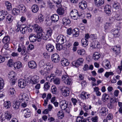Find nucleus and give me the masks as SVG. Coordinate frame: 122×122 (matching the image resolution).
<instances>
[{"label":"nucleus","mask_w":122,"mask_h":122,"mask_svg":"<svg viewBox=\"0 0 122 122\" xmlns=\"http://www.w3.org/2000/svg\"><path fill=\"white\" fill-rule=\"evenodd\" d=\"M28 31L31 32L33 30L37 33V36L38 41H41V35L44 34L41 27L37 24H35L33 25L30 24L28 27Z\"/></svg>","instance_id":"nucleus-1"},{"label":"nucleus","mask_w":122,"mask_h":122,"mask_svg":"<svg viewBox=\"0 0 122 122\" xmlns=\"http://www.w3.org/2000/svg\"><path fill=\"white\" fill-rule=\"evenodd\" d=\"M18 99L20 102L24 101L21 104V106L23 107H25L27 106V103L29 100L27 96L25 94L21 93L19 96Z\"/></svg>","instance_id":"nucleus-2"},{"label":"nucleus","mask_w":122,"mask_h":122,"mask_svg":"<svg viewBox=\"0 0 122 122\" xmlns=\"http://www.w3.org/2000/svg\"><path fill=\"white\" fill-rule=\"evenodd\" d=\"M52 32L53 30L51 28H48L45 33L43 32L44 34L41 36V40L42 39L45 40H47L49 38L51 37Z\"/></svg>","instance_id":"nucleus-3"},{"label":"nucleus","mask_w":122,"mask_h":122,"mask_svg":"<svg viewBox=\"0 0 122 122\" xmlns=\"http://www.w3.org/2000/svg\"><path fill=\"white\" fill-rule=\"evenodd\" d=\"M27 79L30 83L32 84H36L39 82L40 77L35 75L30 76L29 78Z\"/></svg>","instance_id":"nucleus-4"},{"label":"nucleus","mask_w":122,"mask_h":122,"mask_svg":"<svg viewBox=\"0 0 122 122\" xmlns=\"http://www.w3.org/2000/svg\"><path fill=\"white\" fill-rule=\"evenodd\" d=\"M84 61V59L83 58H79L76 61H73L71 63V65L73 66L77 67L83 64Z\"/></svg>","instance_id":"nucleus-5"},{"label":"nucleus","mask_w":122,"mask_h":122,"mask_svg":"<svg viewBox=\"0 0 122 122\" xmlns=\"http://www.w3.org/2000/svg\"><path fill=\"white\" fill-rule=\"evenodd\" d=\"M67 103L65 100H62L60 102V106L61 109L62 110H66V111L68 113L70 112L69 108L67 107Z\"/></svg>","instance_id":"nucleus-6"},{"label":"nucleus","mask_w":122,"mask_h":122,"mask_svg":"<svg viewBox=\"0 0 122 122\" xmlns=\"http://www.w3.org/2000/svg\"><path fill=\"white\" fill-rule=\"evenodd\" d=\"M56 41L59 44H62L66 41V37L63 35H60L57 37Z\"/></svg>","instance_id":"nucleus-7"},{"label":"nucleus","mask_w":122,"mask_h":122,"mask_svg":"<svg viewBox=\"0 0 122 122\" xmlns=\"http://www.w3.org/2000/svg\"><path fill=\"white\" fill-rule=\"evenodd\" d=\"M3 121L7 119L10 120L11 118L12 115L9 111H7L4 112L2 113Z\"/></svg>","instance_id":"nucleus-8"},{"label":"nucleus","mask_w":122,"mask_h":122,"mask_svg":"<svg viewBox=\"0 0 122 122\" xmlns=\"http://www.w3.org/2000/svg\"><path fill=\"white\" fill-rule=\"evenodd\" d=\"M70 15L72 18L75 20H76L80 16L77 10L75 9L72 10L70 12Z\"/></svg>","instance_id":"nucleus-9"},{"label":"nucleus","mask_w":122,"mask_h":122,"mask_svg":"<svg viewBox=\"0 0 122 122\" xmlns=\"http://www.w3.org/2000/svg\"><path fill=\"white\" fill-rule=\"evenodd\" d=\"M62 79L66 84L70 85L72 83V80L70 77L66 75H63L62 77Z\"/></svg>","instance_id":"nucleus-10"},{"label":"nucleus","mask_w":122,"mask_h":122,"mask_svg":"<svg viewBox=\"0 0 122 122\" xmlns=\"http://www.w3.org/2000/svg\"><path fill=\"white\" fill-rule=\"evenodd\" d=\"M44 20V16L42 14H40L35 18V21L36 23L39 24L43 23Z\"/></svg>","instance_id":"nucleus-11"},{"label":"nucleus","mask_w":122,"mask_h":122,"mask_svg":"<svg viewBox=\"0 0 122 122\" xmlns=\"http://www.w3.org/2000/svg\"><path fill=\"white\" fill-rule=\"evenodd\" d=\"M62 95L64 96H68L69 94L70 90L69 88L66 87H63L61 90Z\"/></svg>","instance_id":"nucleus-12"},{"label":"nucleus","mask_w":122,"mask_h":122,"mask_svg":"<svg viewBox=\"0 0 122 122\" xmlns=\"http://www.w3.org/2000/svg\"><path fill=\"white\" fill-rule=\"evenodd\" d=\"M51 59L53 62L57 63L59 61L60 58L58 54L55 53L52 55Z\"/></svg>","instance_id":"nucleus-13"},{"label":"nucleus","mask_w":122,"mask_h":122,"mask_svg":"<svg viewBox=\"0 0 122 122\" xmlns=\"http://www.w3.org/2000/svg\"><path fill=\"white\" fill-rule=\"evenodd\" d=\"M26 85L25 81L22 79H20L18 81V86L21 88H24Z\"/></svg>","instance_id":"nucleus-14"},{"label":"nucleus","mask_w":122,"mask_h":122,"mask_svg":"<svg viewBox=\"0 0 122 122\" xmlns=\"http://www.w3.org/2000/svg\"><path fill=\"white\" fill-rule=\"evenodd\" d=\"M108 109L107 108L102 107L99 110V114L102 116H105L108 114Z\"/></svg>","instance_id":"nucleus-15"},{"label":"nucleus","mask_w":122,"mask_h":122,"mask_svg":"<svg viewBox=\"0 0 122 122\" xmlns=\"http://www.w3.org/2000/svg\"><path fill=\"white\" fill-rule=\"evenodd\" d=\"M100 43L103 45H104L106 43L105 36L101 37V38L99 42H98L97 43V47L98 48H100L101 47V46Z\"/></svg>","instance_id":"nucleus-16"},{"label":"nucleus","mask_w":122,"mask_h":122,"mask_svg":"<svg viewBox=\"0 0 122 122\" xmlns=\"http://www.w3.org/2000/svg\"><path fill=\"white\" fill-rule=\"evenodd\" d=\"M23 113L24 114V117L25 118H28L30 116L31 112L30 109L27 108L24 109Z\"/></svg>","instance_id":"nucleus-17"},{"label":"nucleus","mask_w":122,"mask_h":122,"mask_svg":"<svg viewBox=\"0 0 122 122\" xmlns=\"http://www.w3.org/2000/svg\"><path fill=\"white\" fill-rule=\"evenodd\" d=\"M78 5L80 9L81 10H84L87 7V3L85 1L82 0L79 3Z\"/></svg>","instance_id":"nucleus-18"},{"label":"nucleus","mask_w":122,"mask_h":122,"mask_svg":"<svg viewBox=\"0 0 122 122\" xmlns=\"http://www.w3.org/2000/svg\"><path fill=\"white\" fill-rule=\"evenodd\" d=\"M112 49L115 52L116 55H118L120 53L121 47L119 45H117L112 47Z\"/></svg>","instance_id":"nucleus-19"},{"label":"nucleus","mask_w":122,"mask_h":122,"mask_svg":"<svg viewBox=\"0 0 122 122\" xmlns=\"http://www.w3.org/2000/svg\"><path fill=\"white\" fill-rule=\"evenodd\" d=\"M29 67L32 69H35L37 67L36 62L34 61H30L28 63Z\"/></svg>","instance_id":"nucleus-20"},{"label":"nucleus","mask_w":122,"mask_h":122,"mask_svg":"<svg viewBox=\"0 0 122 122\" xmlns=\"http://www.w3.org/2000/svg\"><path fill=\"white\" fill-rule=\"evenodd\" d=\"M23 64L20 61H16L14 64V67L15 69H18L22 68L23 67Z\"/></svg>","instance_id":"nucleus-21"},{"label":"nucleus","mask_w":122,"mask_h":122,"mask_svg":"<svg viewBox=\"0 0 122 122\" xmlns=\"http://www.w3.org/2000/svg\"><path fill=\"white\" fill-rule=\"evenodd\" d=\"M105 0H94V3L96 6L99 7L104 3Z\"/></svg>","instance_id":"nucleus-22"},{"label":"nucleus","mask_w":122,"mask_h":122,"mask_svg":"<svg viewBox=\"0 0 122 122\" xmlns=\"http://www.w3.org/2000/svg\"><path fill=\"white\" fill-rule=\"evenodd\" d=\"M29 39L31 42H35L36 40L38 41L37 36L36 37V35L33 34H31L30 35L29 37Z\"/></svg>","instance_id":"nucleus-23"},{"label":"nucleus","mask_w":122,"mask_h":122,"mask_svg":"<svg viewBox=\"0 0 122 122\" xmlns=\"http://www.w3.org/2000/svg\"><path fill=\"white\" fill-rule=\"evenodd\" d=\"M80 96L81 98L82 99H84L89 98L90 96V94L85 92L83 91L82 92Z\"/></svg>","instance_id":"nucleus-24"},{"label":"nucleus","mask_w":122,"mask_h":122,"mask_svg":"<svg viewBox=\"0 0 122 122\" xmlns=\"http://www.w3.org/2000/svg\"><path fill=\"white\" fill-rule=\"evenodd\" d=\"M26 51V48L25 46L22 45H20L17 49V51L20 52L21 51V54L23 55L25 53Z\"/></svg>","instance_id":"nucleus-25"},{"label":"nucleus","mask_w":122,"mask_h":122,"mask_svg":"<svg viewBox=\"0 0 122 122\" xmlns=\"http://www.w3.org/2000/svg\"><path fill=\"white\" fill-rule=\"evenodd\" d=\"M16 93V91L15 89L13 87L10 88L8 91V94L11 97L14 96Z\"/></svg>","instance_id":"nucleus-26"},{"label":"nucleus","mask_w":122,"mask_h":122,"mask_svg":"<svg viewBox=\"0 0 122 122\" xmlns=\"http://www.w3.org/2000/svg\"><path fill=\"white\" fill-rule=\"evenodd\" d=\"M77 54L79 55L85 56L87 55L86 52L85 50L84 49H79L77 51Z\"/></svg>","instance_id":"nucleus-27"},{"label":"nucleus","mask_w":122,"mask_h":122,"mask_svg":"<svg viewBox=\"0 0 122 122\" xmlns=\"http://www.w3.org/2000/svg\"><path fill=\"white\" fill-rule=\"evenodd\" d=\"M61 63L62 65L63 66H68L70 63L68 60L66 58H62L61 61Z\"/></svg>","instance_id":"nucleus-28"},{"label":"nucleus","mask_w":122,"mask_h":122,"mask_svg":"<svg viewBox=\"0 0 122 122\" xmlns=\"http://www.w3.org/2000/svg\"><path fill=\"white\" fill-rule=\"evenodd\" d=\"M28 27H29V25L27 26H26L22 25L21 29L20 30L21 32L23 34H25L27 32L28 30Z\"/></svg>","instance_id":"nucleus-29"},{"label":"nucleus","mask_w":122,"mask_h":122,"mask_svg":"<svg viewBox=\"0 0 122 122\" xmlns=\"http://www.w3.org/2000/svg\"><path fill=\"white\" fill-rule=\"evenodd\" d=\"M39 7L36 4L33 5L31 7V11L34 13H37L39 10Z\"/></svg>","instance_id":"nucleus-30"},{"label":"nucleus","mask_w":122,"mask_h":122,"mask_svg":"<svg viewBox=\"0 0 122 122\" xmlns=\"http://www.w3.org/2000/svg\"><path fill=\"white\" fill-rule=\"evenodd\" d=\"M20 102L19 101H14L13 102V108L15 109H18L20 106Z\"/></svg>","instance_id":"nucleus-31"},{"label":"nucleus","mask_w":122,"mask_h":122,"mask_svg":"<svg viewBox=\"0 0 122 122\" xmlns=\"http://www.w3.org/2000/svg\"><path fill=\"white\" fill-rule=\"evenodd\" d=\"M103 64L104 66H105V68L107 69H109L111 67L110 62L107 60H106L104 61Z\"/></svg>","instance_id":"nucleus-32"},{"label":"nucleus","mask_w":122,"mask_h":122,"mask_svg":"<svg viewBox=\"0 0 122 122\" xmlns=\"http://www.w3.org/2000/svg\"><path fill=\"white\" fill-rule=\"evenodd\" d=\"M51 19L53 22H56L59 20V16L56 14L53 15L51 16Z\"/></svg>","instance_id":"nucleus-33"},{"label":"nucleus","mask_w":122,"mask_h":122,"mask_svg":"<svg viewBox=\"0 0 122 122\" xmlns=\"http://www.w3.org/2000/svg\"><path fill=\"white\" fill-rule=\"evenodd\" d=\"M104 11L107 14H109L111 12V6L108 5H106L104 7Z\"/></svg>","instance_id":"nucleus-34"},{"label":"nucleus","mask_w":122,"mask_h":122,"mask_svg":"<svg viewBox=\"0 0 122 122\" xmlns=\"http://www.w3.org/2000/svg\"><path fill=\"white\" fill-rule=\"evenodd\" d=\"M47 50L50 52L53 51L54 50V46L51 44H48L46 46Z\"/></svg>","instance_id":"nucleus-35"},{"label":"nucleus","mask_w":122,"mask_h":122,"mask_svg":"<svg viewBox=\"0 0 122 122\" xmlns=\"http://www.w3.org/2000/svg\"><path fill=\"white\" fill-rule=\"evenodd\" d=\"M100 56L101 55L99 53L97 52H96L93 54L92 58L94 60H97L98 59Z\"/></svg>","instance_id":"nucleus-36"},{"label":"nucleus","mask_w":122,"mask_h":122,"mask_svg":"<svg viewBox=\"0 0 122 122\" xmlns=\"http://www.w3.org/2000/svg\"><path fill=\"white\" fill-rule=\"evenodd\" d=\"M72 31L73 36L77 37L79 35V31L78 28H75L72 30Z\"/></svg>","instance_id":"nucleus-37"},{"label":"nucleus","mask_w":122,"mask_h":122,"mask_svg":"<svg viewBox=\"0 0 122 122\" xmlns=\"http://www.w3.org/2000/svg\"><path fill=\"white\" fill-rule=\"evenodd\" d=\"M13 17L11 15H7L6 18V21L8 23L11 22L13 20Z\"/></svg>","instance_id":"nucleus-38"},{"label":"nucleus","mask_w":122,"mask_h":122,"mask_svg":"<svg viewBox=\"0 0 122 122\" xmlns=\"http://www.w3.org/2000/svg\"><path fill=\"white\" fill-rule=\"evenodd\" d=\"M57 116L59 119H62L64 117V112L62 110L59 111L57 113Z\"/></svg>","instance_id":"nucleus-39"},{"label":"nucleus","mask_w":122,"mask_h":122,"mask_svg":"<svg viewBox=\"0 0 122 122\" xmlns=\"http://www.w3.org/2000/svg\"><path fill=\"white\" fill-rule=\"evenodd\" d=\"M63 24L64 25H69L71 23L70 20L67 18H64L62 19Z\"/></svg>","instance_id":"nucleus-40"},{"label":"nucleus","mask_w":122,"mask_h":122,"mask_svg":"<svg viewBox=\"0 0 122 122\" xmlns=\"http://www.w3.org/2000/svg\"><path fill=\"white\" fill-rule=\"evenodd\" d=\"M12 13L13 15H17L20 13V10L17 8H15L13 9L12 10Z\"/></svg>","instance_id":"nucleus-41"},{"label":"nucleus","mask_w":122,"mask_h":122,"mask_svg":"<svg viewBox=\"0 0 122 122\" xmlns=\"http://www.w3.org/2000/svg\"><path fill=\"white\" fill-rule=\"evenodd\" d=\"M81 43L82 46L85 47L88 45V41L86 39L82 38L81 40Z\"/></svg>","instance_id":"nucleus-42"},{"label":"nucleus","mask_w":122,"mask_h":122,"mask_svg":"<svg viewBox=\"0 0 122 122\" xmlns=\"http://www.w3.org/2000/svg\"><path fill=\"white\" fill-rule=\"evenodd\" d=\"M16 75V73L14 71L10 72L8 74V77L9 79L15 78Z\"/></svg>","instance_id":"nucleus-43"},{"label":"nucleus","mask_w":122,"mask_h":122,"mask_svg":"<svg viewBox=\"0 0 122 122\" xmlns=\"http://www.w3.org/2000/svg\"><path fill=\"white\" fill-rule=\"evenodd\" d=\"M4 107L6 109H9L11 106L10 102L9 101L5 102L3 103Z\"/></svg>","instance_id":"nucleus-44"},{"label":"nucleus","mask_w":122,"mask_h":122,"mask_svg":"<svg viewBox=\"0 0 122 122\" xmlns=\"http://www.w3.org/2000/svg\"><path fill=\"white\" fill-rule=\"evenodd\" d=\"M46 67L45 68L48 71L51 69L53 67V66L52 64L50 63H47L46 64Z\"/></svg>","instance_id":"nucleus-45"},{"label":"nucleus","mask_w":122,"mask_h":122,"mask_svg":"<svg viewBox=\"0 0 122 122\" xmlns=\"http://www.w3.org/2000/svg\"><path fill=\"white\" fill-rule=\"evenodd\" d=\"M58 8L57 10V13L60 15H62L64 13V9L61 7V6L57 7Z\"/></svg>","instance_id":"nucleus-46"},{"label":"nucleus","mask_w":122,"mask_h":122,"mask_svg":"<svg viewBox=\"0 0 122 122\" xmlns=\"http://www.w3.org/2000/svg\"><path fill=\"white\" fill-rule=\"evenodd\" d=\"M55 76L54 74L53 73L51 74L50 76H48L46 78L47 80L50 82L52 81L55 78Z\"/></svg>","instance_id":"nucleus-47"},{"label":"nucleus","mask_w":122,"mask_h":122,"mask_svg":"<svg viewBox=\"0 0 122 122\" xmlns=\"http://www.w3.org/2000/svg\"><path fill=\"white\" fill-rule=\"evenodd\" d=\"M5 5L8 11L12 9V4L9 2L7 1L5 2Z\"/></svg>","instance_id":"nucleus-48"},{"label":"nucleus","mask_w":122,"mask_h":122,"mask_svg":"<svg viewBox=\"0 0 122 122\" xmlns=\"http://www.w3.org/2000/svg\"><path fill=\"white\" fill-rule=\"evenodd\" d=\"M63 69L61 67H59L56 69V75H60L62 74V72Z\"/></svg>","instance_id":"nucleus-49"},{"label":"nucleus","mask_w":122,"mask_h":122,"mask_svg":"<svg viewBox=\"0 0 122 122\" xmlns=\"http://www.w3.org/2000/svg\"><path fill=\"white\" fill-rule=\"evenodd\" d=\"M10 40V37L8 36H5L2 39V42L4 44H7Z\"/></svg>","instance_id":"nucleus-50"},{"label":"nucleus","mask_w":122,"mask_h":122,"mask_svg":"<svg viewBox=\"0 0 122 122\" xmlns=\"http://www.w3.org/2000/svg\"><path fill=\"white\" fill-rule=\"evenodd\" d=\"M40 72L41 75L46 76L48 74V71L45 68H42V70L40 71Z\"/></svg>","instance_id":"nucleus-51"},{"label":"nucleus","mask_w":122,"mask_h":122,"mask_svg":"<svg viewBox=\"0 0 122 122\" xmlns=\"http://www.w3.org/2000/svg\"><path fill=\"white\" fill-rule=\"evenodd\" d=\"M112 33L115 37H118L120 35L119 30H112Z\"/></svg>","instance_id":"nucleus-52"},{"label":"nucleus","mask_w":122,"mask_h":122,"mask_svg":"<svg viewBox=\"0 0 122 122\" xmlns=\"http://www.w3.org/2000/svg\"><path fill=\"white\" fill-rule=\"evenodd\" d=\"M109 95L105 93L102 95V99L103 102H105L109 99Z\"/></svg>","instance_id":"nucleus-53"},{"label":"nucleus","mask_w":122,"mask_h":122,"mask_svg":"<svg viewBox=\"0 0 122 122\" xmlns=\"http://www.w3.org/2000/svg\"><path fill=\"white\" fill-rule=\"evenodd\" d=\"M14 63L12 59H10L8 61L7 65L9 67H12L14 66Z\"/></svg>","instance_id":"nucleus-54"},{"label":"nucleus","mask_w":122,"mask_h":122,"mask_svg":"<svg viewBox=\"0 0 122 122\" xmlns=\"http://www.w3.org/2000/svg\"><path fill=\"white\" fill-rule=\"evenodd\" d=\"M22 26V25H21L20 22V21H18L16 25V31L17 32H19L20 30V31Z\"/></svg>","instance_id":"nucleus-55"},{"label":"nucleus","mask_w":122,"mask_h":122,"mask_svg":"<svg viewBox=\"0 0 122 122\" xmlns=\"http://www.w3.org/2000/svg\"><path fill=\"white\" fill-rule=\"evenodd\" d=\"M20 10L22 13L25 12L26 11V9L25 6L23 5H21L19 7Z\"/></svg>","instance_id":"nucleus-56"},{"label":"nucleus","mask_w":122,"mask_h":122,"mask_svg":"<svg viewBox=\"0 0 122 122\" xmlns=\"http://www.w3.org/2000/svg\"><path fill=\"white\" fill-rule=\"evenodd\" d=\"M118 74H120L122 71V61L121 62V65L118 66L116 70Z\"/></svg>","instance_id":"nucleus-57"},{"label":"nucleus","mask_w":122,"mask_h":122,"mask_svg":"<svg viewBox=\"0 0 122 122\" xmlns=\"http://www.w3.org/2000/svg\"><path fill=\"white\" fill-rule=\"evenodd\" d=\"M112 25V24L110 23L106 22L104 26V28L105 30H108L110 28Z\"/></svg>","instance_id":"nucleus-58"},{"label":"nucleus","mask_w":122,"mask_h":122,"mask_svg":"<svg viewBox=\"0 0 122 122\" xmlns=\"http://www.w3.org/2000/svg\"><path fill=\"white\" fill-rule=\"evenodd\" d=\"M117 99L115 97H111L110 99V102L112 103H117L118 101Z\"/></svg>","instance_id":"nucleus-59"},{"label":"nucleus","mask_w":122,"mask_h":122,"mask_svg":"<svg viewBox=\"0 0 122 122\" xmlns=\"http://www.w3.org/2000/svg\"><path fill=\"white\" fill-rule=\"evenodd\" d=\"M96 21L98 22L99 23H101L103 22L104 19L102 17L99 16L96 18Z\"/></svg>","instance_id":"nucleus-60"},{"label":"nucleus","mask_w":122,"mask_h":122,"mask_svg":"<svg viewBox=\"0 0 122 122\" xmlns=\"http://www.w3.org/2000/svg\"><path fill=\"white\" fill-rule=\"evenodd\" d=\"M50 84L48 82H47L44 83V87L45 90L48 89L50 87Z\"/></svg>","instance_id":"nucleus-61"},{"label":"nucleus","mask_w":122,"mask_h":122,"mask_svg":"<svg viewBox=\"0 0 122 122\" xmlns=\"http://www.w3.org/2000/svg\"><path fill=\"white\" fill-rule=\"evenodd\" d=\"M4 13V12L3 11H0V21L4 19L5 16Z\"/></svg>","instance_id":"nucleus-62"},{"label":"nucleus","mask_w":122,"mask_h":122,"mask_svg":"<svg viewBox=\"0 0 122 122\" xmlns=\"http://www.w3.org/2000/svg\"><path fill=\"white\" fill-rule=\"evenodd\" d=\"M114 75V73L112 72H106L104 74V76L106 78H108L109 76H112Z\"/></svg>","instance_id":"nucleus-63"},{"label":"nucleus","mask_w":122,"mask_h":122,"mask_svg":"<svg viewBox=\"0 0 122 122\" xmlns=\"http://www.w3.org/2000/svg\"><path fill=\"white\" fill-rule=\"evenodd\" d=\"M10 79V82L13 85L15 84L16 82V79L15 78H12L9 79Z\"/></svg>","instance_id":"nucleus-64"}]
</instances>
